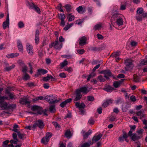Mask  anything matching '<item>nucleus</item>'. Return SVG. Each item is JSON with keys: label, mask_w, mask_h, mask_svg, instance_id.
I'll list each match as a JSON object with an SVG mask.
<instances>
[{"label": "nucleus", "mask_w": 147, "mask_h": 147, "mask_svg": "<svg viewBox=\"0 0 147 147\" xmlns=\"http://www.w3.org/2000/svg\"><path fill=\"white\" fill-rule=\"evenodd\" d=\"M111 21L113 25V24H116L117 25L119 26L123 24V20L121 18V15L117 12L113 15Z\"/></svg>", "instance_id": "f257e3e1"}, {"label": "nucleus", "mask_w": 147, "mask_h": 147, "mask_svg": "<svg viewBox=\"0 0 147 147\" xmlns=\"http://www.w3.org/2000/svg\"><path fill=\"white\" fill-rule=\"evenodd\" d=\"M57 96L55 95H48L45 97V100L50 104H54L59 102V100L57 99Z\"/></svg>", "instance_id": "f03ea898"}, {"label": "nucleus", "mask_w": 147, "mask_h": 147, "mask_svg": "<svg viewBox=\"0 0 147 147\" xmlns=\"http://www.w3.org/2000/svg\"><path fill=\"white\" fill-rule=\"evenodd\" d=\"M62 43L59 42L58 39L55 40L54 42H53L49 45V47L51 48L53 47L56 50H60L62 48Z\"/></svg>", "instance_id": "7ed1b4c3"}, {"label": "nucleus", "mask_w": 147, "mask_h": 147, "mask_svg": "<svg viewBox=\"0 0 147 147\" xmlns=\"http://www.w3.org/2000/svg\"><path fill=\"white\" fill-rule=\"evenodd\" d=\"M133 61L130 59H128L125 60V69L126 71H129L131 70L134 65L133 63Z\"/></svg>", "instance_id": "20e7f679"}, {"label": "nucleus", "mask_w": 147, "mask_h": 147, "mask_svg": "<svg viewBox=\"0 0 147 147\" xmlns=\"http://www.w3.org/2000/svg\"><path fill=\"white\" fill-rule=\"evenodd\" d=\"M75 105L76 107L78 108L80 110V111L81 113V114H84V109L85 107V105L83 102H82L81 104H80L79 102H76Z\"/></svg>", "instance_id": "39448f33"}, {"label": "nucleus", "mask_w": 147, "mask_h": 147, "mask_svg": "<svg viewBox=\"0 0 147 147\" xmlns=\"http://www.w3.org/2000/svg\"><path fill=\"white\" fill-rule=\"evenodd\" d=\"M44 124L42 120H39L36 121L34 124L32 125V127L34 129L36 127H38L40 129H42L43 128Z\"/></svg>", "instance_id": "423d86ee"}, {"label": "nucleus", "mask_w": 147, "mask_h": 147, "mask_svg": "<svg viewBox=\"0 0 147 147\" xmlns=\"http://www.w3.org/2000/svg\"><path fill=\"white\" fill-rule=\"evenodd\" d=\"M88 40V38L85 36L80 37L78 40L79 45L81 46L85 45L87 43V41Z\"/></svg>", "instance_id": "0eeeda50"}, {"label": "nucleus", "mask_w": 147, "mask_h": 147, "mask_svg": "<svg viewBox=\"0 0 147 147\" xmlns=\"http://www.w3.org/2000/svg\"><path fill=\"white\" fill-rule=\"evenodd\" d=\"M101 74L105 75L104 77L107 79H109V77L113 76V78L115 77L112 74L111 71L109 70H105L102 71L101 72Z\"/></svg>", "instance_id": "6e6552de"}, {"label": "nucleus", "mask_w": 147, "mask_h": 147, "mask_svg": "<svg viewBox=\"0 0 147 147\" xmlns=\"http://www.w3.org/2000/svg\"><path fill=\"white\" fill-rule=\"evenodd\" d=\"M32 109L34 111H36L39 114H42L43 112L42 109L37 105H34L32 107Z\"/></svg>", "instance_id": "1a4fd4ad"}, {"label": "nucleus", "mask_w": 147, "mask_h": 147, "mask_svg": "<svg viewBox=\"0 0 147 147\" xmlns=\"http://www.w3.org/2000/svg\"><path fill=\"white\" fill-rule=\"evenodd\" d=\"M128 136L125 132L123 133L122 136H121L119 138L118 140L120 142H123L125 140L127 142H129V140L127 139Z\"/></svg>", "instance_id": "9d476101"}, {"label": "nucleus", "mask_w": 147, "mask_h": 147, "mask_svg": "<svg viewBox=\"0 0 147 147\" xmlns=\"http://www.w3.org/2000/svg\"><path fill=\"white\" fill-rule=\"evenodd\" d=\"M48 72L47 70L42 69H39L37 70V72L35 75V77H38L40 75H44L47 74Z\"/></svg>", "instance_id": "9b49d317"}, {"label": "nucleus", "mask_w": 147, "mask_h": 147, "mask_svg": "<svg viewBox=\"0 0 147 147\" xmlns=\"http://www.w3.org/2000/svg\"><path fill=\"white\" fill-rule=\"evenodd\" d=\"M52 136V134L51 133H47L46 134V137L43 138L41 140V142L42 143L45 144V141L48 142L49 140V139Z\"/></svg>", "instance_id": "f8f14e48"}, {"label": "nucleus", "mask_w": 147, "mask_h": 147, "mask_svg": "<svg viewBox=\"0 0 147 147\" xmlns=\"http://www.w3.org/2000/svg\"><path fill=\"white\" fill-rule=\"evenodd\" d=\"M92 132V131L89 129L87 132H86L84 130H82L81 132L82 134L83 138L84 139H86L88 138V136L91 134Z\"/></svg>", "instance_id": "ddd939ff"}, {"label": "nucleus", "mask_w": 147, "mask_h": 147, "mask_svg": "<svg viewBox=\"0 0 147 147\" xmlns=\"http://www.w3.org/2000/svg\"><path fill=\"white\" fill-rule=\"evenodd\" d=\"M26 46L27 52L30 55H32L33 53L32 46L28 43H27Z\"/></svg>", "instance_id": "4468645a"}, {"label": "nucleus", "mask_w": 147, "mask_h": 147, "mask_svg": "<svg viewBox=\"0 0 147 147\" xmlns=\"http://www.w3.org/2000/svg\"><path fill=\"white\" fill-rule=\"evenodd\" d=\"M82 97V94L76 90L75 92V97L74 100V102L80 100Z\"/></svg>", "instance_id": "2eb2a0df"}, {"label": "nucleus", "mask_w": 147, "mask_h": 147, "mask_svg": "<svg viewBox=\"0 0 147 147\" xmlns=\"http://www.w3.org/2000/svg\"><path fill=\"white\" fill-rule=\"evenodd\" d=\"M80 93H82L83 94H86L88 93V90L87 88L85 87L80 88L76 90Z\"/></svg>", "instance_id": "dca6fc26"}, {"label": "nucleus", "mask_w": 147, "mask_h": 147, "mask_svg": "<svg viewBox=\"0 0 147 147\" xmlns=\"http://www.w3.org/2000/svg\"><path fill=\"white\" fill-rule=\"evenodd\" d=\"M20 104L23 105H30V102L27 101V99L26 98H21L20 100Z\"/></svg>", "instance_id": "f3484780"}, {"label": "nucleus", "mask_w": 147, "mask_h": 147, "mask_svg": "<svg viewBox=\"0 0 147 147\" xmlns=\"http://www.w3.org/2000/svg\"><path fill=\"white\" fill-rule=\"evenodd\" d=\"M102 136V134H99L96 136H94L92 139V142H93V143L94 142H96L98 141L100 139Z\"/></svg>", "instance_id": "a211bd4d"}, {"label": "nucleus", "mask_w": 147, "mask_h": 147, "mask_svg": "<svg viewBox=\"0 0 147 147\" xmlns=\"http://www.w3.org/2000/svg\"><path fill=\"white\" fill-rule=\"evenodd\" d=\"M103 24L102 23H99L98 24H96L94 26L93 29L95 30H100L102 27Z\"/></svg>", "instance_id": "6ab92c4d"}, {"label": "nucleus", "mask_w": 147, "mask_h": 147, "mask_svg": "<svg viewBox=\"0 0 147 147\" xmlns=\"http://www.w3.org/2000/svg\"><path fill=\"white\" fill-rule=\"evenodd\" d=\"M72 100L71 98L67 99L65 101L61 102L60 104V106L62 108H63L67 104L70 102Z\"/></svg>", "instance_id": "aec40b11"}, {"label": "nucleus", "mask_w": 147, "mask_h": 147, "mask_svg": "<svg viewBox=\"0 0 147 147\" xmlns=\"http://www.w3.org/2000/svg\"><path fill=\"white\" fill-rule=\"evenodd\" d=\"M65 8L66 9V11L68 13L72 11L73 9V7L71 5L69 4H67L64 6Z\"/></svg>", "instance_id": "412c9836"}, {"label": "nucleus", "mask_w": 147, "mask_h": 147, "mask_svg": "<svg viewBox=\"0 0 147 147\" xmlns=\"http://www.w3.org/2000/svg\"><path fill=\"white\" fill-rule=\"evenodd\" d=\"M39 30L37 29L36 30V31L35 34V43L37 44L39 42Z\"/></svg>", "instance_id": "4be33fe9"}, {"label": "nucleus", "mask_w": 147, "mask_h": 147, "mask_svg": "<svg viewBox=\"0 0 147 147\" xmlns=\"http://www.w3.org/2000/svg\"><path fill=\"white\" fill-rule=\"evenodd\" d=\"M143 112L144 111L142 110L137 112L136 113V115L139 116L140 119H142L143 118L145 117V115L144 114Z\"/></svg>", "instance_id": "5701e85b"}, {"label": "nucleus", "mask_w": 147, "mask_h": 147, "mask_svg": "<svg viewBox=\"0 0 147 147\" xmlns=\"http://www.w3.org/2000/svg\"><path fill=\"white\" fill-rule=\"evenodd\" d=\"M113 102V100L112 99L107 100L103 104L102 106L104 107H106L112 103Z\"/></svg>", "instance_id": "b1692460"}, {"label": "nucleus", "mask_w": 147, "mask_h": 147, "mask_svg": "<svg viewBox=\"0 0 147 147\" xmlns=\"http://www.w3.org/2000/svg\"><path fill=\"white\" fill-rule=\"evenodd\" d=\"M8 105L6 102H3L0 103V109L1 110H4L7 109Z\"/></svg>", "instance_id": "393cba45"}, {"label": "nucleus", "mask_w": 147, "mask_h": 147, "mask_svg": "<svg viewBox=\"0 0 147 147\" xmlns=\"http://www.w3.org/2000/svg\"><path fill=\"white\" fill-rule=\"evenodd\" d=\"M19 54L18 53H11L6 55V57L8 58L16 57L19 56Z\"/></svg>", "instance_id": "a878e982"}, {"label": "nucleus", "mask_w": 147, "mask_h": 147, "mask_svg": "<svg viewBox=\"0 0 147 147\" xmlns=\"http://www.w3.org/2000/svg\"><path fill=\"white\" fill-rule=\"evenodd\" d=\"M103 90L108 92H111L114 90V88L112 86L108 85L105 86Z\"/></svg>", "instance_id": "bb28decb"}, {"label": "nucleus", "mask_w": 147, "mask_h": 147, "mask_svg": "<svg viewBox=\"0 0 147 147\" xmlns=\"http://www.w3.org/2000/svg\"><path fill=\"white\" fill-rule=\"evenodd\" d=\"M67 18L68 19V22H71L73 21L75 19V16L74 15H72V13H67Z\"/></svg>", "instance_id": "cd10ccee"}, {"label": "nucleus", "mask_w": 147, "mask_h": 147, "mask_svg": "<svg viewBox=\"0 0 147 147\" xmlns=\"http://www.w3.org/2000/svg\"><path fill=\"white\" fill-rule=\"evenodd\" d=\"M17 46L19 51L20 52H23V47L21 41L18 40L17 42Z\"/></svg>", "instance_id": "c85d7f7f"}, {"label": "nucleus", "mask_w": 147, "mask_h": 147, "mask_svg": "<svg viewBox=\"0 0 147 147\" xmlns=\"http://www.w3.org/2000/svg\"><path fill=\"white\" fill-rule=\"evenodd\" d=\"M76 10L79 13H83L85 11V8H83L82 6H80L76 8Z\"/></svg>", "instance_id": "c756f323"}, {"label": "nucleus", "mask_w": 147, "mask_h": 147, "mask_svg": "<svg viewBox=\"0 0 147 147\" xmlns=\"http://www.w3.org/2000/svg\"><path fill=\"white\" fill-rule=\"evenodd\" d=\"M142 137V135L137 136L136 134H134L131 136V138L133 141H135L136 140Z\"/></svg>", "instance_id": "7c9ffc66"}, {"label": "nucleus", "mask_w": 147, "mask_h": 147, "mask_svg": "<svg viewBox=\"0 0 147 147\" xmlns=\"http://www.w3.org/2000/svg\"><path fill=\"white\" fill-rule=\"evenodd\" d=\"M93 144V142H92V141L90 140L88 142H86L83 144L81 147H89L90 145H92Z\"/></svg>", "instance_id": "2f4dec72"}, {"label": "nucleus", "mask_w": 147, "mask_h": 147, "mask_svg": "<svg viewBox=\"0 0 147 147\" xmlns=\"http://www.w3.org/2000/svg\"><path fill=\"white\" fill-rule=\"evenodd\" d=\"M68 64V61L66 60H65L64 61L60 63V66L61 69L63 68L64 67L66 66Z\"/></svg>", "instance_id": "473e14b6"}, {"label": "nucleus", "mask_w": 147, "mask_h": 147, "mask_svg": "<svg viewBox=\"0 0 147 147\" xmlns=\"http://www.w3.org/2000/svg\"><path fill=\"white\" fill-rule=\"evenodd\" d=\"M121 52L120 51H117L116 52L113 53L111 55V56L113 57H116L119 56Z\"/></svg>", "instance_id": "72a5a7b5"}, {"label": "nucleus", "mask_w": 147, "mask_h": 147, "mask_svg": "<svg viewBox=\"0 0 147 147\" xmlns=\"http://www.w3.org/2000/svg\"><path fill=\"white\" fill-rule=\"evenodd\" d=\"M9 22L8 21V22L6 20L4 22L3 24V28L4 29H5L7 27H8L9 26Z\"/></svg>", "instance_id": "f704fd0d"}, {"label": "nucleus", "mask_w": 147, "mask_h": 147, "mask_svg": "<svg viewBox=\"0 0 147 147\" xmlns=\"http://www.w3.org/2000/svg\"><path fill=\"white\" fill-rule=\"evenodd\" d=\"M65 135L67 138H70L72 136V135L70 130H67L66 131L65 133Z\"/></svg>", "instance_id": "c9c22d12"}, {"label": "nucleus", "mask_w": 147, "mask_h": 147, "mask_svg": "<svg viewBox=\"0 0 147 147\" xmlns=\"http://www.w3.org/2000/svg\"><path fill=\"white\" fill-rule=\"evenodd\" d=\"M15 65H12L6 67L5 68V71H9L11 70V69L14 68L15 67Z\"/></svg>", "instance_id": "e433bc0d"}, {"label": "nucleus", "mask_w": 147, "mask_h": 147, "mask_svg": "<svg viewBox=\"0 0 147 147\" xmlns=\"http://www.w3.org/2000/svg\"><path fill=\"white\" fill-rule=\"evenodd\" d=\"M35 4L33 3H30L28 2L27 4V5L30 9H33L34 7Z\"/></svg>", "instance_id": "4c0bfd02"}, {"label": "nucleus", "mask_w": 147, "mask_h": 147, "mask_svg": "<svg viewBox=\"0 0 147 147\" xmlns=\"http://www.w3.org/2000/svg\"><path fill=\"white\" fill-rule=\"evenodd\" d=\"M49 109L51 113H54L56 111L55 106L54 105H51Z\"/></svg>", "instance_id": "58836bf2"}, {"label": "nucleus", "mask_w": 147, "mask_h": 147, "mask_svg": "<svg viewBox=\"0 0 147 147\" xmlns=\"http://www.w3.org/2000/svg\"><path fill=\"white\" fill-rule=\"evenodd\" d=\"M52 123L56 129L58 130H59L61 128L60 126L56 122H53Z\"/></svg>", "instance_id": "ea45409f"}, {"label": "nucleus", "mask_w": 147, "mask_h": 147, "mask_svg": "<svg viewBox=\"0 0 147 147\" xmlns=\"http://www.w3.org/2000/svg\"><path fill=\"white\" fill-rule=\"evenodd\" d=\"M18 135L19 138L21 139H23L24 138L25 136V134H22L20 132H18Z\"/></svg>", "instance_id": "a19ab883"}, {"label": "nucleus", "mask_w": 147, "mask_h": 147, "mask_svg": "<svg viewBox=\"0 0 147 147\" xmlns=\"http://www.w3.org/2000/svg\"><path fill=\"white\" fill-rule=\"evenodd\" d=\"M30 78V76L28 74H27V73H25L24 75L22 77V79L25 80H28Z\"/></svg>", "instance_id": "79ce46f5"}, {"label": "nucleus", "mask_w": 147, "mask_h": 147, "mask_svg": "<svg viewBox=\"0 0 147 147\" xmlns=\"http://www.w3.org/2000/svg\"><path fill=\"white\" fill-rule=\"evenodd\" d=\"M16 107V105L15 104H12L11 105H8L7 109H14Z\"/></svg>", "instance_id": "37998d69"}, {"label": "nucleus", "mask_w": 147, "mask_h": 147, "mask_svg": "<svg viewBox=\"0 0 147 147\" xmlns=\"http://www.w3.org/2000/svg\"><path fill=\"white\" fill-rule=\"evenodd\" d=\"M120 82L117 81H115L114 82L113 85L115 88L118 87L120 85Z\"/></svg>", "instance_id": "c03bdc74"}, {"label": "nucleus", "mask_w": 147, "mask_h": 147, "mask_svg": "<svg viewBox=\"0 0 147 147\" xmlns=\"http://www.w3.org/2000/svg\"><path fill=\"white\" fill-rule=\"evenodd\" d=\"M59 19L61 20H65V15L63 13H60L59 15Z\"/></svg>", "instance_id": "a18cd8bd"}, {"label": "nucleus", "mask_w": 147, "mask_h": 147, "mask_svg": "<svg viewBox=\"0 0 147 147\" xmlns=\"http://www.w3.org/2000/svg\"><path fill=\"white\" fill-rule=\"evenodd\" d=\"M98 79L99 80L100 82H104L105 81V79L101 75H100L98 76Z\"/></svg>", "instance_id": "49530a36"}, {"label": "nucleus", "mask_w": 147, "mask_h": 147, "mask_svg": "<svg viewBox=\"0 0 147 147\" xmlns=\"http://www.w3.org/2000/svg\"><path fill=\"white\" fill-rule=\"evenodd\" d=\"M43 99L44 97L43 96H40L34 98L33 99V100L34 101H38L39 100H43Z\"/></svg>", "instance_id": "de8ad7c7"}, {"label": "nucleus", "mask_w": 147, "mask_h": 147, "mask_svg": "<svg viewBox=\"0 0 147 147\" xmlns=\"http://www.w3.org/2000/svg\"><path fill=\"white\" fill-rule=\"evenodd\" d=\"M8 96L11 99H15L16 98V97L14 93H10L8 95Z\"/></svg>", "instance_id": "09e8293b"}, {"label": "nucleus", "mask_w": 147, "mask_h": 147, "mask_svg": "<svg viewBox=\"0 0 147 147\" xmlns=\"http://www.w3.org/2000/svg\"><path fill=\"white\" fill-rule=\"evenodd\" d=\"M18 26L19 28H22L24 27V24L22 21H20L18 23Z\"/></svg>", "instance_id": "8fccbe9b"}, {"label": "nucleus", "mask_w": 147, "mask_h": 147, "mask_svg": "<svg viewBox=\"0 0 147 147\" xmlns=\"http://www.w3.org/2000/svg\"><path fill=\"white\" fill-rule=\"evenodd\" d=\"M84 21L83 19H80L76 20L75 22V24H78V25H80Z\"/></svg>", "instance_id": "3c124183"}, {"label": "nucleus", "mask_w": 147, "mask_h": 147, "mask_svg": "<svg viewBox=\"0 0 147 147\" xmlns=\"http://www.w3.org/2000/svg\"><path fill=\"white\" fill-rule=\"evenodd\" d=\"M143 9L141 8H139L137 11V12L138 14H142L143 13Z\"/></svg>", "instance_id": "603ef678"}, {"label": "nucleus", "mask_w": 147, "mask_h": 147, "mask_svg": "<svg viewBox=\"0 0 147 147\" xmlns=\"http://www.w3.org/2000/svg\"><path fill=\"white\" fill-rule=\"evenodd\" d=\"M42 80L44 81H47L50 80L49 75L47 74L46 77H44L42 78Z\"/></svg>", "instance_id": "864d4df0"}, {"label": "nucleus", "mask_w": 147, "mask_h": 147, "mask_svg": "<svg viewBox=\"0 0 147 147\" xmlns=\"http://www.w3.org/2000/svg\"><path fill=\"white\" fill-rule=\"evenodd\" d=\"M87 98L88 100L90 101H92L94 100V98L92 96H88Z\"/></svg>", "instance_id": "5fc2aeb1"}, {"label": "nucleus", "mask_w": 147, "mask_h": 147, "mask_svg": "<svg viewBox=\"0 0 147 147\" xmlns=\"http://www.w3.org/2000/svg\"><path fill=\"white\" fill-rule=\"evenodd\" d=\"M136 20L138 21H140L142 19V17L141 15H137L136 16Z\"/></svg>", "instance_id": "6e6d98bb"}, {"label": "nucleus", "mask_w": 147, "mask_h": 147, "mask_svg": "<svg viewBox=\"0 0 147 147\" xmlns=\"http://www.w3.org/2000/svg\"><path fill=\"white\" fill-rule=\"evenodd\" d=\"M77 53L80 54H82L85 52V50L84 49H80L77 50Z\"/></svg>", "instance_id": "4d7b16f0"}, {"label": "nucleus", "mask_w": 147, "mask_h": 147, "mask_svg": "<svg viewBox=\"0 0 147 147\" xmlns=\"http://www.w3.org/2000/svg\"><path fill=\"white\" fill-rule=\"evenodd\" d=\"M27 70V67L26 65L22 67V71L24 73H26Z\"/></svg>", "instance_id": "13d9d810"}, {"label": "nucleus", "mask_w": 147, "mask_h": 147, "mask_svg": "<svg viewBox=\"0 0 147 147\" xmlns=\"http://www.w3.org/2000/svg\"><path fill=\"white\" fill-rule=\"evenodd\" d=\"M33 9H34L38 13H40V10L39 8L36 5H35Z\"/></svg>", "instance_id": "bf43d9fd"}, {"label": "nucleus", "mask_w": 147, "mask_h": 147, "mask_svg": "<svg viewBox=\"0 0 147 147\" xmlns=\"http://www.w3.org/2000/svg\"><path fill=\"white\" fill-rule=\"evenodd\" d=\"M65 70L70 73L72 71L73 69L71 67H66L65 68Z\"/></svg>", "instance_id": "052dcab7"}, {"label": "nucleus", "mask_w": 147, "mask_h": 147, "mask_svg": "<svg viewBox=\"0 0 147 147\" xmlns=\"http://www.w3.org/2000/svg\"><path fill=\"white\" fill-rule=\"evenodd\" d=\"M98 39L99 40H102L104 39V37L101 34H97L96 35Z\"/></svg>", "instance_id": "680f3d73"}, {"label": "nucleus", "mask_w": 147, "mask_h": 147, "mask_svg": "<svg viewBox=\"0 0 147 147\" xmlns=\"http://www.w3.org/2000/svg\"><path fill=\"white\" fill-rule=\"evenodd\" d=\"M137 44V42L134 41H132L131 42V45L132 47H135Z\"/></svg>", "instance_id": "e2e57ef3"}, {"label": "nucleus", "mask_w": 147, "mask_h": 147, "mask_svg": "<svg viewBox=\"0 0 147 147\" xmlns=\"http://www.w3.org/2000/svg\"><path fill=\"white\" fill-rule=\"evenodd\" d=\"M115 102L116 104L121 103L122 102V99L120 98H118L115 100Z\"/></svg>", "instance_id": "0e129e2a"}, {"label": "nucleus", "mask_w": 147, "mask_h": 147, "mask_svg": "<svg viewBox=\"0 0 147 147\" xmlns=\"http://www.w3.org/2000/svg\"><path fill=\"white\" fill-rule=\"evenodd\" d=\"M93 1L96 3L97 5L98 6L100 7L101 6V4L99 0H93Z\"/></svg>", "instance_id": "69168bd1"}, {"label": "nucleus", "mask_w": 147, "mask_h": 147, "mask_svg": "<svg viewBox=\"0 0 147 147\" xmlns=\"http://www.w3.org/2000/svg\"><path fill=\"white\" fill-rule=\"evenodd\" d=\"M130 99L133 102L136 101V100L135 97L133 95L131 96Z\"/></svg>", "instance_id": "338daca9"}, {"label": "nucleus", "mask_w": 147, "mask_h": 147, "mask_svg": "<svg viewBox=\"0 0 147 147\" xmlns=\"http://www.w3.org/2000/svg\"><path fill=\"white\" fill-rule=\"evenodd\" d=\"M59 76L61 78H65L66 77L65 74L64 73H61L59 75Z\"/></svg>", "instance_id": "774afa93"}]
</instances>
